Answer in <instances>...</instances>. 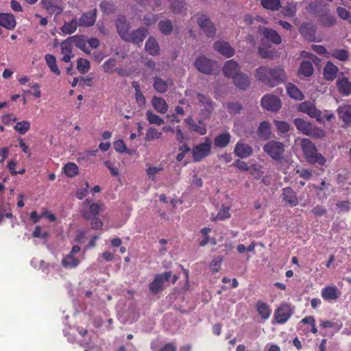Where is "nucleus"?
Segmentation results:
<instances>
[{"mask_svg": "<svg viewBox=\"0 0 351 351\" xmlns=\"http://www.w3.org/2000/svg\"><path fill=\"white\" fill-rule=\"evenodd\" d=\"M71 42L69 38L61 43V51L63 55H71L72 52Z\"/></svg>", "mask_w": 351, "mask_h": 351, "instance_id": "60", "label": "nucleus"}, {"mask_svg": "<svg viewBox=\"0 0 351 351\" xmlns=\"http://www.w3.org/2000/svg\"><path fill=\"white\" fill-rule=\"evenodd\" d=\"M172 85L173 81L171 80H167L165 81L158 77H154V88L157 92L160 93H165L168 90L169 86Z\"/></svg>", "mask_w": 351, "mask_h": 351, "instance_id": "23", "label": "nucleus"}, {"mask_svg": "<svg viewBox=\"0 0 351 351\" xmlns=\"http://www.w3.org/2000/svg\"><path fill=\"white\" fill-rule=\"evenodd\" d=\"M269 72V68L260 66L256 70V76L259 81L271 87L272 86V83L270 82Z\"/></svg>", "mask_w": 351, "mask_h": 351, "instance_id": "24", "label": "nucleus"}, {"mask_svg": "<svg viewBox=\"0 0 351 351\" xmlns=\"http://www.w3.org/2000/svg\"><path fill=\"white\" fill-rule=\"evenodd\" d=\"M158 28L162 34L169 35L172 32L173 26L169 20L161 21L158 23Z\"/></svg>", "mask_w": 351, "mask_h": 351, "instance_id": "49", "label": "nucleus"}, {"mask_svg": "<svg viewBox=\"0 0 351 351\" xmlns=\"http://www.w3.org/2000/svg\"><path fill=\"white\" fill-rule=\"evenodd\" d=\"M153 108L158 112L165 114L168 110V105L166 101L159 97L154 96L152 99Z\"/></svg>", "mask_w": 351, "mask_h": 351, "instance_id": "31", "label": "nucleus"}, {"mask_svg": "<svg viewBox=\"0 0 351 351\" xmlns=\"http://www.w3.org/2000/svg\"><path fill=\"white\" fill-rule=\"evenodd\" d=\"M234 84L240 90H246L250 84V81L248 76L243 73H240L233 77Z\"/></svg>", "mask_w": 351, "mask_h": 351, "instance_id": "26", "label": "nucleus"}, {"mask_svg": "<svg viewBox=\"0 0 351 351\" xmlns=\"http://www.w3.org/2000/svg\"><path fill=\"white\" fill-rule=\"evenodd\" d=\"M258 134L261 138L267 139L270 135V125L267 121H263L260 123L258 129Z\"/></svg>", "mask_w": 351, "mask_h": 351, "instance_id": "46", "label": "nucleus"}, {"mask_svg": "<svg viewBox=\"0 0 351 351\" xmlns=\"http://www.w3.org/2000/svg\"><path fill=\"white\" fill-rule=\"evenodd\" d=\"M331 56L341 61H346L348 59L349 53L346 49H334L331 52Z\"/></svg>", "mask_w": 351, "mask_h": 351, "instance_id": "50", "label": "nucleus"}, {"mask_svg": "<svg viewBox=\"0 0 351 351\" xmlns=\"http://www.w3.org/2000/svg\"><path fill=\"white\" fill-rule=\"evenodd\" d=\"M222 261L223 258L221 256L213 258L211 263H210V267L211 271L214 273L219 271Z\"/></svg>", "mask_w": 351, "mask_h": 351, "instance_id": "55", "label": "nucleus"}, {"mask_svg": "<svg viewBox=\"0 0 351 351\" xmlns=\"http://www.w3.org/2000/svg\"><path fill=\"white\" fill-rule=\"evenodd\" d=\"M114 149L119 153H124L127 147L123 140H117L114 142Z\"/></svg>", "mask_w": 351, "mask_h": 351, "instance_id": "62", "label": "nucleus"}, {"mask_svg": "<svg viewBox=\"0 0 351 351\" xmlns=\"http://www.w3.org/2000/svg\"><path fill=\"white\" fill-rule=\"evenodd\" d=\"M77 69L81 73H86L90 69V62L86 59L80 58L77 60Z\"/></svg>", "mask_w": 351, "mask_h": 351, "instance_id": "52", "label": "nucleus"}, {"mask_svg": "<svg viewBox=\"0 0 351 351\" xmlns=\"http://www.w3.org/2000/svg\"><path fill=\"white\" fill-rule=\"evenodd\" d=\"M337 206L339 209V212H348L350 209L351 202L348 201H341L337 203Z\"/></svg>", "mask_w": 351, "mask_h": 351, "instance_id": "61", "label": "nucleus"}, {"mask_svg": "<svg viewBox=\"0 0 351 351\" xmlns=\"http://www.w3.org/2000/svg\"><path fill=\"white\" fill-rule=\"evenodd\" d=\"M16 22L14 15L11 13L0 14V25L8 29H14Z\"/></svg>", "mask_w": 351, "mask_h": 351, "instance_id": "21", "label": "nucleus"}, {"mask_svg": "<svg viewBox=\"0 0 351 351\" xmlns=\"http://www.w3.org/2000/svg\"><path fill=\"white\" fill-rule=\"evenodd\" d=\"M233 166L243 171H247L250 169L247 164L244 161L240 160L239 159H237L234 162Z\"/></svg>", "mask_w": 351, "mask_h": 351, "instance_id": "64", "label": "nucleus"}, {"mask_svg": "<svg viewBox=\"0 0 351 351\" xmlns=\"http://www.w3.org/2000/svg\"><path fill=\"white\" fill-rule=\"evenodd\" d=\"M146 117L148 122L150 124H156L157 125H162L164 124V120L158 115L154 114L152 110H148L146 112Z\"/></svg>", "mask_w": 351, "mask_h": 351, "instance_id": "48", "label": "nucleus"}, {"mask_svg": "<svg viewBox=\"0 0 351 351\" xmlns=\"http://www.w3.org/2000/svg\"><path fill=\"white\" fill-rule=\"evenodd\" d=\"M337 112L339 118L346 125L351 124V106L343 105L338 107Z\"/></svg>", "mask_w": 351, "mask_h": 351, "instance_id": "25", "label": "nucleus"}, {"mask_svg": "<svg viewBox=\"0 0 351 351\" xmlns=\"http://www.w3.org/2000/svg\"><path fill=\"white\" fill-rule=\"evenodd\" d=\"M102 208L103 205L97 203L90 204L88 210L82 211V216L86 219H90L93 217H96L99 215Z\"/></svg>", "mask_w": 351, "mask_h": 351, "instance_id": "32", "label": "nucleus"}, {"mask_svg": "<svg viewBox=\"0 0 351 351\" xmlns=\"http://www.w3.org/2000/svg\"><path fill=\"white\" fill-rule=\"evenodd\" d=\"M135 99L140 108H143L146 104V99L142 91L135 93Z\"/></svg>", "mask_w": 351, "mask_h": 351, "instance_id": "63", "label": "nucleus"}, {"mask_svg": "<svg viewBox=\"0 0 351 351\" xmlns=\"http://www.w3.org/2000/svg\"><path fill=\"white\" fill-rule=\"evenodd\" d=\"M315 27L314 25L304 23H303L300 28V33L302 36H304L306 39L313 40L315 38Z\"/></svg>", "mask_w": 351, "mask_h": 351, "instance_id": "28", "label": "nucleus"}, {"mask_svg": "<svg viewBox=\"0 0 351 351\" xmlns=\"http://www.w3.org/2000/svg\"><path fill=\"white\" fill-rule=\"evenodd\" d=\"M293 123L297 130L304 135L317 139L323 138L326 136L324 130L302 118H295Z\"/></svg>", "mask_w": 351, "mask_h": 351, "instance_id": "1", "label": "nucleus"}, {"mask_svg": "<svg viewBox=\"0 0 351 351\" xmlns=\"http://www.w3.org/2000/svg\"><path fill=\"white\" fill-rule=\"evenodd\" d=\"M65 174L69 177H73L77 174L78 167L73 162L67 163L64 167Z\"/></svg>", "mask_w": 351, "mask_h": 351, "instance_id": "53", "label": "nucleus"}, {"mask_svg": "<svg viewBox=\"0 0 351 351\" xmlns=\"http://www.w3.org/2000/svg\"><path fill=\"white\" fill-rule=\"evenodd\" d=\"M314 72L313 64L309 61H302L299 67L298 73L299 76L303 75L306 77H311Z\"/></svg>", "mask_w": 351, "mask_h": 351, "instance_id": "35", "label": "nucleus"}, {"mask_svg": "<svg viewBox=\"0 0 351 351\" xmlns=\"http://www.w3.org/2000/svg\"><path fill=\"white\" fill-rule=\"evenodd\" d=\"M223 71L225 76L232 78L240 73L239 64L233 60L226 62L223 67Z\"/></svg>", "mask_w": 351, "mask_h": 351, "instance_id": "19", "label": "nucleus"}, {"mask_svg": "<svg viewBox=\"0 0 351 351\" xmlns=\"http://www.w3.org/2000/svg\"><path fill=\"white\" fill-rule=\"evenodd\" d=\"M45 60L51 71L56 75L60 74V71L56 64V60L53 55L47 54Z\"/></svg>", "mask_w": 351, "mask_h": 351, "instance_id": "45", "label": "nucleus"}, {"mask_svg": "<svg viewBox=\"0 0 351 351\" xmlns=\"http://www.w3.org/2000/svg\"><path fill=\"white\" fill-rule=\"evenodd\" d=\"M269 79L270 82L272 83L271 87L278 85L286 80L285 72L282 67L279 66L274 69L269 68Z\"/></svg>", "mask_w": 351, "mask_h": 351, "instance_id": "13", "label": "nucleus"}, {"mask_svg": "<svg viewBox=\"0 0 351 351\" xmlns=\"http://www.w3.org/2000/svg\"><path fill=\"white\" fill-rule=\"evenodd\" d=\"M80 261L75 256L68 254L62 261V265L64 268L73 269L78 266Z\"/></svg>", "mask_w": 351, "mask_h": 351, "instance_id": "38", "label": "nucleus"}, {"mask_svg": "<svg viewBox=\"0 0 351 351\" xmlns=\"http://www.w3.org/2000/svg\"><path fill=\"white\" fill-rule=\"evenodd\" d=\"M261 106L267 110L277 112L280 109L282 104L278 97L268 94L262 97Z\"/></svg>", "mask_w": 351, "mask_h": 351, "instance_id": "9", "label": "nucleus"}, {"mask_svg": "<svg viewBox=\"0 0 351 351\" xmlns=\"http://www.w3.org/2000/svg\"><path fill=\"white\" fill-rule=\"evenodd\" d=\"M162 133L158 132L155 128H149L147 130L145 141H151L156 139H160L162 138Z\"/></svg>", "mask_w": 351, "mask_h": 351, "instance_id": "47", "label": "nucleus"}, {"mask_svg": "<svg viewBox=\"0 0 351 351\" xmlns=\"http://www.w3.org/2000/svg\"><path fill=\"white\" fill-rule=\"evenodd\" d=\"M211 150V141L208 137L205 138V141L196 146L192 149L193 160L195 162H200L207 156Z\"/></svg>", "mask_w": 351, "mask_h": 351, "instance_id": "6", "label": "nucleus"}, {"mask_svg": "<svg viewBox=\"0 0 351 351\" xmlns=\"http://www.w3.org/2000/svg\"><path fill=\"white\" fill-rule=\"evenodd\" d=\"M230 217V214L229 213V208L224 207L219 210L215 217H213V221H216L217 219L223 220L228 219Z\"/></svg>", "mask_w": 351, "mask_h": 351, "instance_id": "57", "label": "nucleus"}, {"mask_svg": "<svg viewBox=\"0 0 351 351\" xmlns=\"http://www.w3.org/2000/svg\"><path fill=\"white\" fill-rule=\"evenodd\" d=\"M169 1L171 9L175 13H180L184 8V0H169Z\"/></svg>", "mask_w": 351, "mask_h": 351, "instance_id": "51", "label": "nucleus"}, {"mask_svg": "<svg viewBox=\"0 0 351 351\" xmlns=\"http://www.w3.org/2000/svg\"><path fill=\"white\" fill-rule=\"evenodd\" d=\"M296 2L288 3L285 6L282 8L281 12L283 16L287 17H293L295 15L297 12Z\"/></svg>", "mask_w": 351, "mask_h": 351, "instance_id": "41", "label": "nucleus"}, {"mask_svg": "<svg viewBox=\"0 0 351 351\" xmlns=\"http://www.w3.org/2000/svg\"><path fill=\"white\" fill-rule=\"evenodd\" d=\"M227 108L230 113L239 114L242 108L241 105L238 102H229Z\"/></svg>", "mask_w": 351, "mask_h": 351, "instance_id": "59", "label": "nucleus"}, {"mask_svg": "<svg viewBox=\"0 0 351 351\" xmlns=\"http://www.w3.org/2000/svg\"><path fill=\"white\" fill-rule=\"evenodd\" d=\"M97 19V10L93 9L84 13L79 19V26L91 27L93 26Z\"/></svg>", "mask_w": 351, "mask_h": 351, "instance_id": "15", "label": "nucleus"}, {"mask_svg": "<svg viewBox=\"0 0 351 351\" xmlns=\"http://www.w3.org/2000/svg\"><path fill=\"white\" fill-rule=\"evenodd\" d=\"M263 149L272 159L279 161L282 158L285 145L280 141H269L264 145Z\"/></svg>", "mask_w": 351, "mask_h": 351, "instance_id": "3", "label": "nucleus"}, {"mask_svg": "<svg viewBox=\"0 0 351 351\" xmlns=\"http://www.w3.org/2000/svg\"><path fill=\"white\" fill-rule=\"evenodd\" d=\"M341 295V292L335 285L324 287L322 290V297L325 301H336Z\"/></svg>", "mask_w": 351, "mask_h": 351, "instance_id": "14", "label": "nucleus"}, {"mask_svg": "<svg viewBox=\"0 0 351 351\" xmlns=\"http://www.w3.org/2000/svg\"><path fill=\"white\" fill-rule=\"evenodd\" d=\"M145 50L152 56L159 54V45L154 37H149L145 43Z\"/></svg>", "mask_w": 351, "mask_h": 351, "instance_id": "37", "label": "nucleus"}, {"mask_svg": "<svg viewBox=\"0 0 351 351\" xmlns=\"http://www.w3.org/2000/svg\"><path fill=\"white\" fill-rule=\"evenodd\" d=\"M197 19V24L208 37H213L216 34L214 23L206 14H199Z\"/></svg>", "mask_w": 351, "mask_h": 351, "instance_id": "10", "label": "nucleus"}, {"mask_svg": "<svg viewBox=\"0 0 351 351\" xmlns=\"http://www.w3.org/2000/svg\"><path fill=\"white\" fill-rule=\"evenodd\" d=\"M299 110L306 114L312 119H315L320 123H323L322 111L319 110L315 105L311 101H304L300 104Z\"/></svg>", "mask_w": 351, "mask_h": 351, "instance_id": "7", "label": "nucleus"}, {"mask_svg": "<svg viewBox=\"0 0 351 351\" xmlns=\"http://www.w3.org/2000/svg\"><path fill=\"white\" fill-rule=\"evenodd\" d=\"M116 60L112 58L108 59L103 64L104 70L106 73H112L116 70Z\"/></svg>", "mask_w": 351, "mask_h": 351, "instance_id": "58", "label": "nucleus"}, {"mask_svg": "<svg viewBox=\"0 0 351 351\" xmlns=\"http://www.w3.org/2000/svg\"><path fill=\"white\" fill-rule=\"evenodd\" d=\"M78 25L79 21L75 19L69 22L64 23L61 27V31L65 34H71L76 31Z\"/></svg>", "mask_w": 351, "mask_h": 351, "instance_id": "42", "label": "nucleus"}, {"mask_svg": "<svg viewBox=\"0 0 351 351\" xmlns=\"http://www.w3.org/2000/svg\"><path fill=\"white\" fill-rule=\"evenodd\" d=\"M43 7L51 14L58 15L63 11V8L56 1L41 0Z\"/></svg>", "mask_w": 351, "mask_h": 351, "instance_id": "17", "label": "nucleus"}, {"mask_svg": "<svg viewBox=\"0 0 351 351\" xmlns=\"http://www.w3.org/2000/svg\"><path fill=\"white\" fill-rule=\"evenodd\" d=\"M319 20L323 25L327 27L333 26L337 23L335 16L332 15L328 9L319 15Z\"/></svg>", "mask_w": 351, "mask_h": 351, "instance_id": "36", "label": "nucleus"}, {"mask_svg": "<svg viewBox=\"0 0 351 351\" xmlns=\"http://www.w3.org/2000/svg\"><path fill=\"white\" fill-rule=\"evenodd\" d=\"M274 125L278 132L283 134L290 130V125L286 121L274 120Z\"/></svg>", "mask_w": 351, "mask_h": 351, "instance_id": "54", "label": "nucleus"}, {"mask_svg": "<svg viewBox=\"0 0 351 351\" xmlns=\"http://www.w3.org/2000/svg\"><path fill=\"white\" fill-rule=\"evenodd\" d=\"M215 49L226 58H230L234 54V49L228 42L218 41L215 43Z\"/></svg>", "mask_w": 351, "mask_h": 351, "instance_id": "18", "label": "nucleus"}, {"mask_svg": "<svg viewBox=\"0 0 351 351\" xmlns=\"http://www.w3.org/2000/svg\"><path fill=\"white\" fill-rule=\"evenodd\" d=\"M301 148L306 160L312 165L318 164L324 165L326 160L320 153L317 152L315 145L308 138H302L301 141Z\"/></svg>", "mask_w": 351, "mask_h": 351, "instance_id": "2", "label": "nucleus"}, {"mask_svg": "<svg viewBox=\"0 0 351 351\" xmlns=\"http://www.w3.org/2000/svg\"><path fill=\"white\" fill-rule=\"evenodd\" d=\"M282 198L283 200L292 206H295L298 204L296 193L291 187H286L282 189Z\"/></svg>", "mask_w": 351, "mask_h": 351, "instance_id": "29", "label": "nucleus"}, {"mask_svg": "<svg viewBox=\"0 0 351 351\" xmlns=\"http://www.w3.org/2000/svg\"><path fill=\"white\" fill-rule=\"evenodd\" d=\"M337 87L339 93L344 96L351 95V82L346 77L338 78L336 82Z\"/></svg>", "mask_w": 351, "mask_h": 351, "instance_id": "20", "label": "nucleus"}, {"mask_svg": "<svg viewBox=\"0 0 351 351\" xmlns=\"http://www.w3.org/2000/svg\"><path fill=\"white\" fill-rule=\"evenodd\" d=\"M231 135L228 132L218 134L214 139V145L219 148L226 147L230 143Z\"/></svg>", "mask_w": 351, "mask_h": 351, "instance_id": "30", "label": "nucleus"}, {"mask_svg": "<svg viewBox=\"0 0 351 351\" xmlns=\"http://www.w3.org/2000/svg\"><path fill=\"white\" fill-rule=\"evenodd\" d=\"M261 4L264 8L272 11L278 10L281 7L280 0H261Z\"/></svg>", "mask_w": 351, "mask_h": 351, "instance_id": "44", "label": "nucleus"}, {"mask_svg": "<svg viewBox=\"0 0 351 351\" xmlns=\"http://www.w3.org/2000/svg\"><path fill=\"white\" fill-rule=\"evenodd\" d=\"M288 95L293 99L302 100L304 95L302 92L293 84H289L287 86Z\"/></svg>", "mask_w": 351, "mask_h": 351, "instance_id": "43", "label": "nucleus"}, {"mask_svg": "<svg viewBox=\"0 0 351 351\" xmlns=\"http://www.w3.org/2000/svg\"><path fill=\"white\" fill-rule=\"evenodd\" d=\"M171 277L170 271H165L161 274H156L152 282L149 283V289L153 294H158L163 289V284L168 282Z\"/></svg>", "mask_w": 351, "mask_h": 351, "instance_id": "8", "label": "nucleus"}, {"mask_svg": "<svg viewBox=\"0 0 351 351\" xmlns=\"http://www.w3.org/2000/svg\"><path fill=\"white\" fill-rule=\"evenodd\" d=\"M69 39L73 42L77 48L80 49L86 53H90V51L87 48L86 41L83 36H75L69 37Z\"/></svg>", "mask_w": 351, "mask_h": 351, "instance_id": "40", "label": "nucleus"}, {"mask_svg": "<svg viewBox=\"0 0 351 351\" xmlns=\"http://www.w3.org/2000/svg\"><path fill=\"white\" fill-rule=\"evenodd\" d=\"M256 309L258 315L261 316L262 320H266L269 318L271 310L266 302L259 300L256 303Z\"/></svg>", "mask_w": 351, "mask_h": 351, "instance_id": "22", "label": "nucleus"}, {"mask_svg": "<svg viewBox=\"0 0 351 351\" xmlns=\"http://www.w3.org/2000/svg\"><path fill=\"white\" fill-rule=\"evenodd\" d=\"M234 154L239 158H247L252 155L253 149L243 141H239L234 148Z\"/></svg>", "mask_w": 351, "mask_h": 351, "instance_id": "11", "label": "nucleus"}, {"mask_svg": "<svg viewBox=\"0 0 351 351\" xmlns=\"http://www.w3.org/2000/svg\"><path fill=\"white\" fill-rule=\"evenodd\" d=\"M194 66L199 72L210 75L215 71L217 64L215 61L204 56H201L196 58Z\"/></svg>", "mask_w": 351, "mask_h": 351, "instance_id": "5", "label": "nucleus"}, {"mask_svg": "<svg viewBox=\"0 0 351 351\" xmlns=\"http://www.w3.org/2000/svg\"><path fill=\"white\" fill-rule=\"evenodd\" d=\"M184 122L189 125L194 132H197L199 135H204L206 134L207 130L206 126L197 125L192 117L185 119Z\"/></svg>", "mask_w": 351, "mask_h": 351, "instance_id": "39", "label": "nucleus"}, {"mask_svg": "<svg viewBox=\"0 0 351 351\" xmlns=\"http://www.w3.org/2000/svg\"><path fill=\"white\" fill-rule=\"evenodd\" d=\"M293 314V308L291 305L283 303L275 309L274 318L276 324H285Z\"/></svg>", "mask_w": 351, "mask_h": 351, "instance_id": "4", "label": "nucleus"}, {"mask_svg": "<svg viewBox=\"0 0 351 351\" xmlns=\"http://www.w3.org/2000/svg\"><path fill=\"white\" fill-rule=\"evenodd\" d=\"M339 71L338 67L331 62H328L324 69V77L328 81H333Z\"/></svg>", "mask_w": 351, "mask_h": 351, "instance_id": "27", "label": "nucleus"}, {"mask_svg": "<svg viewBox=\"0 0 351 351\" xmlns=\"http://www.w3.org/2000/svg\"><path fill=\"white\" fill-rule=\"evenodd\" d=\"M197 98L199 102L206 108L205 111L206 112V115L208 117L210 116L211 111L214 109V103L212 101L210 98L202 93H198L197 95Z\"/></svg>", "mask_w": 351, "mask_h": 351, "instance_id": "34", "label": "nucleus"}, {"mask_svg": "<svg viewBox=\"0 0 351 351\" xmlns=\"http://www.w3.org/2000/svg\"><path fill=\"white\" fill-rule=\"evenodd\" d=\"M30 128V123L27 121H23L18 122L14 126L15 130L19 132L21 134H25Z\"/></svg>", "mask_w": 351, "mask_h": 351, "instance_id": "56", "label": "nucleus"}, {"mask_svg": "<svg viewBox=\"0 0 351 351\" xmlns=\"http://www.w3.org/2000/svg\"><path fill=\"white\" fill-rule=\"evenodd\" d=\"M116 26L119 36L123 40H128L130 37V23L128 22L125 16H119L116 21Z\"/></svg>", "mask_w": 351, "mask_h": 351, "instance_id": "12", "label": "nucleus"}, {"mask_svg": "<svg viewBox=\"0 0 351 351\" xmlns=\"http://www.w3.org/2000/svg\"><path fill=\"white\" fill-rule=\"evenodd\" d=\"M146 32H147L145 29L138 28L132 32L131 34L130 33L129 39L125 40L131 41L135 44L139 45L140 43H142L145 39L146 36Z\"/></svg>", "mask_w": 351, "mask_h": 351, "instance_id": "33", "label": "nucleus"}, {"mask_svg": "<svg viewBox=\"0 0 351 351\" xmlns=\"http://www.w3.org/2000/svg\"><path fill=\"white\" fill-rule=\"evenodd\" d=\"M258 31L263 34L267 40L273 43L274 44L279 45L281 43L282 38L276 30L270 28L260 27L258 28Z\"/></svg>", "mask_w": 351, "mask_h": 351, "instance_id": "16", "label": "nucleus"}]
</instances>
